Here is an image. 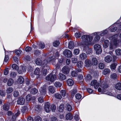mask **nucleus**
<instances>
[{
	"label": "nucleus",
	"instance_id": "1",
	"mask_svg": "<svg viewBox=\"0 0 121 121\" xmlns=\"http://www.w3.org/2000/svg\"><path fill=\"white\" fill-rule=\"evenodd\" d=\"M99 33L95 32L91 35H84L82 36V41L81 44L83 46L93 45L95 43L98 41L100 37L98 35Z\"/></svg>",
	"mask_w": 121,
	"mask_h": 121
},
{
	"label": "nucleus",
	"instance_id": "2",
	"mask_svg": "<svg viewBox=\"0 0 121 121\" xmlns=\"http://www.w3.org/2000/svg\"><path fill=\"white\" fill-rule=\"evenodd\" d=\"M118 35L116 34L109 37V39L111 40L109 46L110 50H113L120 43V41L118 40Z\"/></svg>",
	"mask_w": 121,
	"mask_h": 121
},
{
	"label": "nucleus",
	"instance_id": "3",
	"mask_svg": "<svg viewBox=\"0 0 121 121\" xmlns=\"http://www.w3.org/2000/svg\"><path fill=\"white\" fill-rule=\"evenodd\" d=\"M100 87L98 89L99 92H105L107 90L109 85L107 83L103 81L101 83L100 86Z\"/></svg>",
	"mask_w": 121,
	"mask_h": 121
},
{
	"label": "nucleus",
	"instance_id": "4",
	"mask_svg": "<svg viewBox=\"0 0 121 121\" xmlns=\"http://www.w3.org/2000/svg\"><path fill=\"white\" fill-rule=\"evenodd\" d=\"M56 75H52V74L50 73L46 77V80L48 81L53 82L56 79Z\"/></svg>",
	"mask_w": 121,
	"mask_h": 121
},
{
	"label": "nucleus",
	"instance_id": "5",
	"mask_svg": "<svg viewBox=\"0 0 121 121\" xmlns=\"http://www.w3.org/2000/svg\"><path fill=\"white\" fill-rule=\"evenodd\" d=\"M63 54L67 57L70 58L71 57L72 54L71 51L68 49H65L63 52Z\"/></svg>",
	"mask_w": 121,
	"mask_h": 121
},
{
	"label": "nucleus",
	"instance_id": "6",
	"mask_svg": "<svg viewBox=\"0 0 121 121\" xmlns=\"http://www.w3.org/2000/svg\"><path fill=\"white\" fill-rule=\"evenodd\" d=\"M94 48L97 54H99L101 53L102 50L99 44H97L95 45L94 46Z\"/></svg>",
	"mask_w": 121,
	"mask_h": 121
},
{
	"label": "nucleus",
	"instance_id": "7",
	"mask_svg": "<svg viewBox=\"0 0 121 121\" xmlns=\"http://www.w3.org/2000/svg\"><path fill=\"white\" fill-rule=\"evenodd\" d=\"M91 85L93 86L95 89H96L99 86V84L96 80H95L92 81L91 83Z\"/></svg>",
	"mask_w": 121,
	"mask_h": 121
},
{
	"label": "nucleus",
	"instance_id": "8",
	"mask_svg": "<svg viewBox=\"0 0 121 121\" xmlns=\"http://www.w3.org/2000/svg\"><path fill=\"white\" fill-rule=\"evenodd\" d=\"M44 109L46 111L48 112L51 110V108L50 106V104L48 102H46L45 104Z\"/></svg>",
	"mask_w": 121,
	"mask_h": 121
},
{
	"label": "nucleus",
	"instance_id": "9",
	"mask_svg": "<svg viewBox=\"0 0 121 121\" xmlns=\"http://www.w3.org/2000/svg\"><path fill=\"white\" fill-rule=\"evenodd\" d=\"M66 63L67 65H69L70 63V61H59L57 63V64L56 65L57 67L63 65Z\"/></svg>",
	"mask_w": 121,
	"mask_h": 121
},
{
	"label": "nucleus",
	"instance_id": "10",
	"mask_svg": "<svg viewBox=\"0 0 121 121\" xmlns=\"http://www.w3.org/2000/svg\"><path fill=\"white\" fill-rule=\"evenodd\" d=\"M35 61V63L36 64L39 65H42L43 67H44L48 63L47 61Z\"/></svg>",
	"mask_w": 121,
	"mask_h": 121
},
{
	"label": "nucleus",
	"instance_id": "11",
	"mask_svg": "<svg viewBox=\"0 0 121 121\" xmlns=\"http://www.w3.org/2000/svg\"><path fill=\"white\" fill-rule=\"evenodd\" d=\"M40 72V69L39 68H36L34 72V74L37 76V78H40L41 77Z\"/></svg>",
	"mask_w": 121,
	"mask_h": 121
},
{
	"label": "nucleus",
	"instance_id": "12",
	"mask_svg": "<svg viewBox=\"0 0 121 121\" xmlns=\"http://www.w3.org/2000/svg\"><path fill=\"white\" fill-rule=\"evenodd\" d=\"M62 72L65 74H68L69 72V67L67 66H64L62 69Z\"/></svg>",
	"mask_w": 121,
	"mask_h": 121
},
{
	"label": "nucleus",
	"instance_id": "13",
	"mask_svg": "<svg viewBox=\"0 0 121 121\" xmlns=\"http://www.w3.org/2000/svg\"><path fill=\"white\" fill-rule=\"evenodd\" d=\"M25 102V99L22 97H20L18 99L17 101V103L20 105H23Z\"/></svg>",
	"mask_w": 121,
	"mask_h": 121
},
{
	"label": "nucleus",
	"instance_id": "14",
	"mask_svg": "<svg viewBox=\"0 0 121 121\" xmlns=\"http://www.w3.org/2000/svg\"><path fill=\"white\" fill-rule=\"evenodd\" d=\"M79 56L80 60H84L86 59L87 56L85 53H83L80 54L79 55Z\"/></svg>",
	"mask_w": 121,
	"mask_h": 121
},
{
	"label": "nucleus",
	"instance_id": "15",
	"mask_svg": "<svg viewBox=\"0 0 121 121\" xmlns=\"http://www.w3.org/2000/svg\"><path fill=\"white\" fill-rule=\"evenodd\" d=\"M117 65V63L116 62L113 61V63L110 65V68L112 69L115 70Z\"/></svg>",
	"mask_w": 121,
	"mask_h": 121
},
{
	"label": "nucleus",
	"instance_id": "16",
	"mask_svg": "<svg viewBox=\"0 0 121 121\" xmlns=\"http://www.w3.org/2000/svg\"><path fill=\"white\" fill-rule=\"evenodd\" d=\"M59 79L61 80H65L66 79V77L62 73H60L59 75Z\"/></svg>",
	"mask_w": 121,
	"mask_h": 121
},
{
	"label": "nucleus",
	"instance_id": "17",
	"mask_svg": "<svg viewBox=\"0 0 121 121\" xmlns=\"http://www.w3.org/2000/svg\"><path fill=\"white\" fill-rule=\"evenodd\" d=\"M109 44V42L108 40H106L104 41L103 45V47L105 48H107Z\"/></svg>",
	"mask_w": 121,
	"mask_h": 121
},
{
	"label": "nucleus",
	"instance_id": "18",
	"mask_svg": "<svg viewBox=\"0 0 121 121\" xmlns=\"http://www.w3.org/2000/svg\"><path fill=\"white\" fill-rule=\"evenodd\" d=\"M9 108V104H4L3 106V109L5 111H8Z\"/></svg>",
	"mask_w": 121,
	"mask_h": 121
},
{
	"label": "nucleus",
	"instance_id": "19",
	"mask_svg": "<svg viewBox=\"0 0 121 121\" xmlns=\"http://www.w3.org/2000/svg\"><path fill=\"white\" fill-rule=\"evenodd\" d=\"M68 85L69 86H72L74 82L73 80L71 79H69L67 81Z\"/></svg>",
	"mask_w": 121,
	"mask_h": 121
},
{
	"label": "nucleus",
	"instance_id": "20",
	"mask_svg": "<svg viewBox=\"0 0 121 121\" xmlns=\"http://www.w3.org/2000/svg\"><path fill=\"white\" fill-rule=\"evenodd\" d=\"M114 88L116 89L119 90H121V83H118L115 85Z\"/></svg>",
	"mask_w": 121,
	"mask_h": 121
},
{
	"label": "nucleus",
	"instance_id": "21",
	"mask_svg": "<svg viewBox=\"0 0 121 121\" xmlns=\"http://www.w3.org/2000/svg\"><path fill=\"white\" fill-rule=\"evenodd\" d=\"M39 91L41 95H45L46 94V90L45 88H41L39 90Z\"/></svg>",
	"mask_w": 121,
	"mask_h": 121
},
{
	"label": "nucleus",
	"instance_id": "22",
	"mask_svg": "<svg viewBox=\"0 0 121 121\" xmlns=\"http://www.w3.org/2000/svg\"><path fill=\"white\" fill-rule=\"evenodd\" d=\"M66 118L67 120H71L73 118L72 115L70 113H69L66 114Z\"/></svg>",
	"mask_w": 121,
	"mask_h": 121
},
{
	"label": "nucleus",
	"instance_id": "23",
	"mask_svg": "<svg viewBox=\"0 0 121 121\" xmlns=\"http://www.w3.org/2000/svg\"><path fill=\"white\" fill-rule=\"evenodd\" d=\"M24 81V79L22 76H20L17 80V82L20 84L23 83Z\"/></svg>",
	"mask_w": 121,
	"mask_h": 121
},
{
	"label": "nucleus",
	"instance_id": "24",
	"mask_svg": "<svg viewBox=\"0 0 121 121\" xmlns=\"http://www.w3.org/2000/svg\"><path fill=\"white\" fill-rule=\"evenodd\" d=\"M74 47V44L72 41H70L69 43L68 47L70 49H73Z\"/></svg>",
	"mask_w": 121,
	"mask_h": 121
},
{
	"label": "nucleus",
	"instance_id": "25",
	"mask_svg": "<svg viewBox=\"0 0 121 121\" xmlns=\"http://www.w3.org/2000/svg\"><path fill=\"white\" fill-rule=\"evenodd\" d=\"M13 83V80L11 78H10L8 80V82L7 84L9 86H12Z\"/></svg>",
	"mask_w": 121,
	"mask_h": 121
},
{
	"label": "nucleus",
	"instance_id": "26",
	"mask_svg": "<svg viewBox=\"0 0 121 121\" xmlns=\"http://www.w3.org/2000/svg\"><path fill=\"white\" fill-rule=\"evenodd\" d=\"M54 85L57 87H60L62 86V84L59 82H56L54 83Z\"/></svg>",
	"mask_w": 121,
	"mask_h": 121
},
{
	"label": "nucleus",
	"instance_id": "27",
	"mask_svg": "<svg viewBox=\"0 0 121 121\" xmlns=\"http://www.w3.org/2000/svg\"><path fill=\"white\" fill-rule=\"evenodd\" d=\"M64 108V106L63 104L60 105L58 108V111L60 112H62Z\"/></svg>",
	"mask_w": 121,
	"mask_h": 121
},
{
	"label": "nucleus",
	"instance_id": "28",
	"mask_svg": "<svg viewBox=\"0 0 121 121\" xmlns=\"http://www.w3.org/2000/svg\"><path fill=\"white\" fill-rule=\"evenodd\" d=\"M58 60V57L57 56L55 57L53 56L52 57H49L47 59L48 60Z\"/></svg>",
	"mask_w": 121,
	"mask_h": 121
},
{
	"label": "nucleus",
	"instance_id": "29",
	"mask_svg": "<svg viewBox=\"0 0 121 121\" xmlns=\"http://www.w3.org/2000/svg\"><path fill=\"white\" fill-rule=\"evenodd\" d=\"M38 92V90L36 88H34L31 90L30 93L33 94H36Z\"/></svg>",
	"mask_w": 121,
	"mask_h": 121
},
{
	"label": "nucleus",
	"instance_id": "30",
	"mask_svg": "<svg viewBox=\"0 0 121 121\" xmlns=\"http://www.w3.org/2000/svg\"><path fill=\"white\" fill-rule=\"evenodd\" d=\"M83 63L82 61H79L77 63V66L79 68H81L82 66Z\"/></svg>",
	"mask_w": 121,
	"mask_h": 121
},
{
	"label": "nucleus",
	"instance_id": "31",
	"mask_svg": "<svg viewBox=\"0 0 121 121\" xmlns=\"http://www.w3.org/2000/svg\"><path fill=\"white\" fill-rule=\"evenodd\" d=\"M48 90L50 93H53L54 92V87L52 86H50L48 87Z\"/></svg>",
	"mask_w": 121,
	"mask_h": 121
},
{
	"label": "nucleus",
	"instance_id": "32",
	"mask_svg": "<svg viewBox=\"0 0 121 121\" xmlns=\"http://www.w3.org/2000/svg\"><path fill=\"white\" fill-rule=\"evenodd\" d=\"M66 108L67 110L69 111H71L72 109V108L71 105L69 104H67L66 106Z\"/></svg>",
	"mask_w": 121,
	"mask_h": 121
},
{
	"label": "nucleus",
	"instance_id": "33",
	"mask_svg": "<svg viewBox=\"0 0 121 121\" xmlns=\"http://www.w3.org/2000/svg\"><path fill=\"white\" fill-rule=\"evenodd\" d=\"M85 63L86 67L90 66L92 65L91 61H85Z\"/></svg>",
	"mask_w": 121,
	"mask_h": 121
},
{
	"label": "nucleus",
	"instance_id": "34",
	"mask_svg": "<svg viewBox=\"0 0 121 121\" xmlns=\"http://www.w3.org/2000/svg\"><path fill=\"white\" fill-rule=\"evenodd\" d=\"M77 92V90L76 88L70 91L71 96H73Z\"/></svg>",
	"mask_w": 121,
	"mask_h": 121
},
{
	"label": "nucleus",
	"instance_id": "35",
	"mask_svg": "<svg viewBox=\"0 0 121 121\" xmlns=\"http://www.w3.org/2000/svg\"><path fill=\"white\" fill-rule=\"evenodd\" d=\"M110 72V69H105L103 71L104 74L106 75L107 74L109 73Z\"/></svg>",
	"mask_w": 121,
	"mask_h": 121
},
{
	"label": "nucleus",
	"instance_id": "36",
	"mask_svg": "<svg viewBox=\"0 0 121 121\" xmlns=\"http://www.w3.org/2000/svg\"><path fill=\"white\" fill-rule=\"evenodd\" d=\"M117 74L115 73L112 74L110 77L112 79H116L117 78Z\"/></svg>",
	"mask_w": 121,
	"mask_h": 121
},
{
	"label": "nucleus",
	"instance_id": "37",
	"mask_svg": "<svg viewBox=\"0 0 121 121\" xmlns=\"http://www.w3.org/2000/svg\"><path fill=\"white\" fill-rule=\"evenodd\" d=\"M15 53L17 55H20L22 52V51L20 49L16 50L15 51Z\"/></svg>",
	"mask_w": 121,
	"mask_h": 121
},
{
	"label": "nucleus",
	"instance_id": "38",
	"mask_svg": "<svg viewBox=\"0 0 121 121\" xmlns=\"http://www.w3.org/2000/svg\"><path fill=\"white\" fill-rule=\"evenodd\" d=\"M13 91V89L12 87H9L6 90V92L7 93L9 94L11 93Z\"/></svg>",
	"mask_w": 121,
	"mask_h": 121
},
{
	"label": "nucleus",
	"instance_id": "39",
	"mask_svg": "<svg viewBox=\"0 0 121 121\" xmlns=\"http://www.w3.org/2000/svg\"><path fill=\"white\" fill-rule=\"evenodd\" d=\"M10 77L12 78L15 77L16 76V74L14 72H12L10 74Z\"/></svg>",
	"mask_w": 121,
	"mask_h": 121
},
{
	"label": "nucleus",
	"instance_id": "40",
	"mask_svg": "<svg viewBox=\"0 0 121 121\" xmlns=\"http://www.w3.org/2000/svg\"><path fill=\"white\" fill-rule=\"evenodd\" d=\"M115 52L116 54L118 55H121V49H118L115 51Z\"/></svg>",
	"mask_w": 121,
	"mask_h": 121
},
{
	"label": "nucleus",
	"instance_id": "41",
	"mask_svg": "<svg viewBox=\"0 0 121 121\" xmlns=\"http://www.w3.org/2000/svg\"><path fill=\"white\" fill-rule=\"evenodd\" d=\"M39 48H43L44 47V45L43 42H40L39 44Z\"/></svg>",
	"mask_w": 121,
	"mask_h": 121
},
{
	"label": "nucleus",
	"instance_id": "42",
	"mask_svg": "<svg viewBox=\"0 0 121 121\" xmlns=\"http://www.w3.org/2000/svg\"><path fill=\"white\" fill-rule=\"evenodd\" d=\"M35 109V110L36 111H39L41 110L42 107L38 105L36 106Z\"/></svg>",
	"mask_w": 121,
	"mask_h": 121
},
{
	"label": "nucleus",
	"instance_id": "43",
	"mask_svg": "<svg viewBox=\"0 0 121 121\" xmlns=\"http://www.w3.org/2000/svg\"><path fill=\"white\" fill-rule=\"evenodd\" d=\"M112 58L111 56H108L105 58V60H112Z\"/></svg>",
	"mask_w": 121,
	"mask_h": 121
},
{
	"label": "nucleus",
	"instance_id": "44",
	"mask_svg": "<svg viewBox=\"0 0 121 121\" xmlns=\"http://www.w3.org/2000/svg\"><path fill=\"white\" fill-rule=\"evenodd\" d=\"M54 96L56 98L59 99H61L62 97L61 95L60 94L58 93L55 94Z\"/></svg>",
	"mask_w": 121,
	"mask_h": 121
},
{
	"label": "nucleus",
	"instance_id": "45",
	"mask_svg": "<svg viewBox=\"0 0 121 121\" xmlns=\"http://www.w3.org/2000/svg\"><path fill=\"white\" fill-rule=\"evenodd\" d=\"M80 50L78 49H77L74 50L73 53L76 55H78L79 53Z\"/></svg>",
	"mask_w": 121,
	"mask_h": 121
},
{
	"label": "nucleus",
	"instance_id": "46",
	"mask_svg": "<svg viewBox=\"0 0 121 121\" xmlns=\"http://www.w3.org/2000/svg\"><path fill=\"white\" fill-rule=\"evenodd\" d=\"M99 67L100 69H103L104 67V65L103 63H100L99 65Z\"/></svg>",
	"mask_w": 121,
	"mask_h": 121
},
{
	"label": "nucleus",
	"instance_id": "47",
	"mask_svg": "<svg viewBox=\"0 0 121 121\" xmlns=\"http://www.w3.org/2000/svg\"><path fill=\"white\" fill-rule=\"evenodd\" d=\"M13 95L15 97H17L19 95V92L17 91H15L13 92Z\"/></svg>",
	"mask_w": 121,
	"mask_h": 121
},
{
	"label": "nucleus",
	"instance_id": "48",
	"mask_svg": "<svg viewBox=\"0 0 121 121\" xmlns=\"http://www.w3.org/2000/svg\"><path fill=\"white\" fill-rule=\"evenodd\" d=\"M75 97L76 99H80L82 97V95L78 93L75 95Z\"/></svg>",
	"mask_w": 121,
	"mask_h": 121
},
{
	"label": "nucleus",
	"instance_id": "49",
	"mask_svg": "<svg viewBox=\"0 0 121 121\" xmlns=\"http://www.w3.org/2000/svg\"><path fill=\"white\" fill-rule=\"evenodd\" d=\"M60 44V42L58 41H56L53 43V45L55 47H57Z\"/></svg>",
	"mask_w": 121,
	"mask_h": 121
},
{
	"label": "nucleus",
	"instance_id": "50",
	"mask_svg": "<svg viewBox=\"0 0 121 121\" xmlns=\"http://www.w3.org/2000/svg\"><path fill=\"white\" fill-rule=\"evenodd\" d=\"M60 92L63 96L64 97L65 96L66 94V92L65 90H61L60 91Z\"/></svg>",
	"mask_w": 121,
	"mask_h": 121
},
{
	"label": "nucleus",
	"instance_id": "51",
	"mask_svg": "<svg viewBox=\"0 0 121 121\" xmlns=\"http://www.w3.org/2000/svg\"><path fill=\"white\" fill-rule=\"evenodd\" d=\"M35 121H42L41 118L39 116L36 117L35 119Z\"/></svg>",
	"mask_w": 121,
	"mask_h": 121
},
{
	"label": "nucleus",
	"instance_id": "52",
	"mask_svg": "<svg viewBox=\"0 0 121 121\" xmlns=\"http://www.w3.org/2000/svg\"><path fill=\"white\" fill-rule=\"evenodd\" d=\"M81 33L79 32H76L75 34V36L76 38H79L81 36Z\"/></svg>",
	"mask_w": 121,
	"mask_h": 121
},
{
	"label": "nucleus",
	"instance_id": "53",
	"mask_svg": "<svg viewBox=\"0 0 121 121\" xmlns=\"http://www.w3.org/2000/svg\"><path fill=\"white\" fill-rule=\"evenodd\" d=\"M12 67L14 69L17 70L18 68V66L17 65L15 64H13L12 65Z\"/></svg>",
	"mask_w": 121,
	"mask_h": 121
},
{
	"label": "nucleus",
	"instance_id": "54",
	"mask_svg": "<svg viewBox=\"0 0 121 121\" xmlns=\"http://www.w3.org/2000/svg\"><path fill=\"white\" fill-rule=\"evenodd\" d=\"M31 99V96L29 95H28L26 97V99L27 101H29Z\"/></svg>",
	"mask_w": 121,
	"mask_h": 121
},
{
	"label": "nucleus",
	"instance_id": "55",
	"mask_svg": "<svg viewBox=\"0 0 121 121\" xmlns=\"http://www.w3.org/2000/svg\"><path fill=\"white\" fill-rule=\"evenodd\" d=\"M91 78L92 77L90 74L87 75L86 78V80H90L91 79Z\"/></svg>",
	"mask_w": 121,
	"mask_h": 121
},
{
	"label": "nucleus",
	"instance_id": "56",
	"mask_svg": "<svg viewBox=\"0 0 121 121\" xmlns=\"http://www.w3.org/2000/svg\"><path fill=\"white\" fill-rule=\"evenodd\" d=\"M72 76V77H74L76 76L77 75V73L74 71H73L71 73Z\"/></svg>",
	"mask_w": 121,
	"mask_h": 121
},
{
	"label": "nucleus",
	"instance_id": "57",
	"mask_svg": "<svg viewBox=\"0 0 121 121\" xmlns=\"http://www.w3.org/2000/svg\"><path fill=\"white\" fill-rule=\"evenodd\" d=\"M108 32V31L107 30H105L101 33L100 34V35L101 36H103L105 34H107Z\"/></svg>",
	"mask_w": 121,
	"mask_h": 121
},
{
	"label": "nucleus",
	"instance_id": "58",
	"mask_svg": "<svg viewBox=\"0 0 121 121\" xmlns=\"http://www.w3.org/2000/svg\"><path fill=\"white\" fill-rule=\"evenodd\" d=\"M26 52H29L32 50V48H31L29 47H26L25 49Z\"/></svg>",
	"mask_w": 121,
	"mask_h": 121
},
{
	"label": "nucleus",
	"instance_id": "59",
	"mask_svg": "<svg viewBox=\"0 0 121 121\" xmlns=\"http://www.w3.org/2000/svg\"><path fill=\"white\" fill-rule=\"evenodd\" d=\"M50 108L51 110H52V111H54L56 107L54 105L52 104L51 105Z\"/></svg>",
	"mask_w": 121,
	"mask_h": 121
},
{
	"label": "nucleus",
	"instance_id": "60",
	"mask_svg": "<svg viewBox=\"0 0 121 121\" xmlns=\"http://www.w3.org/2000/svg\"><path fill=\"white\" fill-rule=\"evenodd\" d=\"M92 52V50L91 48H88V50L86 51L87 53L90 54Z\"/></svg>",
	"mask_w": 121,
	"mask_h": 121
},
{
	"label": "nucleus",
	"instance_id": "61",
	"mask_svg": "<svg viewBox=\"0 0 121 121\" xmlns=\"http://www.w3.org/2000/svg\"><path fill=\"white\" fill-rule=\"evenodd\" d=\"M0 94L2 96H4L5 95V92L3 91H0Z\"/></svg>",
	"mask_w": 121,
	"mask_h": 121
},
{
	"label": "nucleus",
	"instance_id": "62",
	"mask_svg": "<svg viewBox=\"0 0 121 121\" xmlns=\"http://www.w3.org/2000/svg\"><path fill=\"white\" fill-rule=\"evenodd\" d=\"M40 54V52L38 50H36L35 51V54L36 56L39 55Z\"/></svg>",
	"mask_w": 121,
	"mask_h": 121
},
{
	"label": "nucleus",
	"instance_id": "63",
	"mask_svg": "<svg viewBox=\"0 0 121 121\" xmlns=\"http://www.w3.org/2000/svg\"><path fill=\"white\" fill-rule=\"evenodd\" d=\"M24 60H31V58L29 56H27L25 57L24 58Z\"/></svg>",
	"mask_w": 121,
	"mask_h": 121
},
{
	"label": "nucleus",
	"instance_id": "64",
	"mask_svg": "<svg viewBox=\"0 0 121 121\" xmlns=\"http://www.w3.org/2000/svg\"><path fill=\"white\" fill-rule=\"evenodd\" d=\"M117 29V28L116 27H112V28L111 29L110 31L111 32H114Z\"/></svg>",
	"mask_w": 121,
	"mask_h": 121
}]
</instances>
